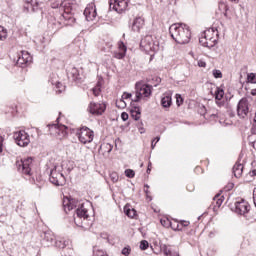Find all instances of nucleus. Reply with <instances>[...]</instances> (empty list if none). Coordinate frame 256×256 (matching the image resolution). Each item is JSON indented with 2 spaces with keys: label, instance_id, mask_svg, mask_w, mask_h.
<instances>
[{
  "label": "nucleus",
  "instance_id": "4be33fe9",
  "mask_svg": "<svg viewBox=\"0 0 256 256\" xmlns=\"http://www.w3.org/2000/svg\"><path fill=\"white\" fill-rule=\"evenodd\" d=\"M69 245V240L57 239L55 238L54 244L52 246L57 247L58 249H65Z\"/></svg>",
  "mask_w": 256,
  "mask_h": 256
},
{
  "label": "nucleus",
  "instance_id": "338daca9",
  "mask_svg": "<svg viewBox=\"0 0 256 256\" xmlns=\"http://www.w3.org/2000/svg\"><path fill=\"white\" fill-rule=\"evenodd\" d=\"M254 201V205H255V207H256V199L255 200H253Z\"/></svg>",
  "mask_w": 256,
  "mask_h": 256
},
{
  "label": "nucleus",
  "instance_id": "20e7f679",
  "mask_svg": "<svg viewBox=\"0 0 256 256\" xmlns=\"http://www.w3.org/2000/svg\"><path fill=\"white\" fill-rule=\"evenodd\" d=\"M59 119V117L56 119L57 124H49L48 128L50 135L58 137V139H63V137H67V126L60 124Z\"/></svg>",
  "mask_w": 256,
  "mask_h": 256
},
{
  "label": "nucleus",
  "instance_id": "f704fd0d",
  "mask_svg": "<svg viewBox=\"0 0 256 256\" xmlns=\"http://www.w3.org/2000/svg\"><path fill=\"white\" fill-rule=\"evenodd\" d=\"M149 248V242L147 241V240H142L141 242H140V249L142 250V251H145V250H147Z\"/></svg>",
  "mask_w": 256,
  "mask_h": 256
},
{
  "label": "nucleus",
  "instance_id": "e2e57ef3",
  "mask_svg": "<svg viewBox=\"0 0 256 256\" xmlns=\"http://www.w3.org/2000/svg\"><path fill=\"white\" fill-rule=\"evenodd\" d=\"M230 189H233V183L229 184L228 191H229Z\"/></svg>",
  "mask_w": 256,
  "mask_h": 256
},
{
  "label": "nucleus",
  "instance_id": "4d7b16f0",
  "mask_svg": "<svg viewBox=\"0 0 256 256\" xmlns=\"http://www.w3.org/2000/svg\"><path fill=\"white\" fill-rule=\"evenodd\" d=\"M146 173H151V162L148 163V168L146 170Z\"/></svg>",
  "mask_w": 256,
  "mask_h": 256
},
{
  "label": "nucleus",
  "instance_id": "9d476101",
  "mask_svg": "<svg viewBox=\"0 0 256 256\" xmlns=\"http://www.w3.org/2000/svg\"><path fill=\"white\" fill-rule=\"evenodd\" d=\"M77 135L80 143H83L84 145H86V143H91L94 137L93 131L86 126L82 127Z\"/></svg>",
  "mask_w": 256,
  "mask_h": 256
},
{
  "label": "nucleus",
  "instance_id": "9b49d317",
  "mask_svg": "<svg viewBox=\"0 0 256 256\" xmlns=\"http://www.w3.org/2000/svg\"><path fill=\"white\" fill-rule=\"evenodd\" d=\"M237 115L240 119H245L249 115V100L242 98L237 105Z\"/></svg>",
  "mask_w": 256,
  "mask_h": 256
},
{
  "label": "nucleus",
  "instance_id": "69168bd1",
  "mask_svg": "<svg viewBox=\"0 0 256 256\" xmlns=\"http://www.w3.org/2000/svg\"><path fill=\"white\" fill-rule=\"evenodd\" d=\"M145 188L149 189V186L147 184L144 185Z\"/></svg>",
  "mask_w": 256,
  "mask_h": 256
},
{
  "label": "nucleus",
  "instance_id": "bf43d9fd",
  "mask_svg": "<svg viewBox=\"0 0 256 256\" xmlns=\"http://www.w3.org/2000/svg\"><path fill=\"white\" fill-rule=\"evenodd\" d=\"M119 103L121 107H125L127 105L124 100H120Z\"/></svg>",
  "mask_w": 256,
  "mask_h": 256
},
{
  "label": "nucleus",
  "instance_id": "37998d69",
  "mask_svg": "<svg viewBox=\"0 0 256 256\" xmlns=\"http://www.w3.org/2000/svg\"><path fill=\"white\" fill-rule=\"evenodd\" d=\"M33 7V3L31 2V3H26L25 5H24V12L25 13H31V8Z\"/></svg>",
  "mask_w": 256,
  "mask_h": 256
},
{
  "label": "nucleus",
  "instance_id": "0eeeda50",
  "mask_svg": "<svg viewBox=\"0 0 256 256\" xmlns=\"http://www.w3.org/2000/svg\"><path fill=\"white\" fill-rule=\"evenodd\" d=\"M59 7L64 10V13L61 16V20L66 22L65 25H73V23H75V17H73L71 10L69 8H65V4L63 5V3H61V4L53 3L52 4V9H59Z\"/></svg>",
  "mask_w": 256,
  "mask_h": 256
},
{
  "label": "nucleus",
  "instance_id": "5fc2aeb1",
  "mask_svg": "<svg viewBox=\"0 0 256 256\" xmlns=\"http://www.w3.org/2000/svg\"><path fill=\"white\" fill-rule=\"evenodd\" d=\"M3 151V137L0 136V153Z\"/></svg>",
  "mask_w": 256,
  "mask_h": 256
},
{
  "label": "nucleus",
  "instance_id": "680f3d73",
  "mask_svg": "<svg viewBox=\"0 0 256 256\" xmlns=\"http://www.w3.org/2000/svg\"><path fill=\"white\" fill-rule=\"evenodd\" d=\"M144 193H146V197L149 198V189H145V190H144Z\"/></svg>",
  "mask_w": 256,
  "mask_h": 256
},
{
  "label": "nucleus",
  "instance_id": "412c9836",
  "mask_svg": "<svg viewBox=\"0 0 256 256\" xmlns=\"http://www.w3.org/2000/svg\"><path fill=\"white\" fill-rule=\"evenodd\" d=\"M161 105L165 109L171 107L173 105V100L169 94H164V96L161 99Z\"/></svg>",
  "mask_w": 256,
  "mask_h": 256
},
{
  "label": "nucleus",
  "instance_id": "13d9d810",
  "mask_svg": "<svg viewBox=\"0 0 256 256\" xmlns=\"http://www.w3.org/2000/svg\"><path fill=\"white\" fill-rule=\"evenodd\" d=\"M36 185H37V187H38L39 189H41V186H42V185H45V181L41 180V181H40V184H37V183H36Z\"/></svg>",
  "mask_w": 256,
  "mask_h": 256
},
{
  "label": "nucleus",
  "instance_id": "6e6552de",
  "mask_svg": "<svg viewBox=\"0 0 256 256\" xmlns=\"http://www.w3.org/2000/svg\"><path fill=\"white\" fill-rule=\"evenodd\" d=\"M49 181L52 183V185H55L56 187H63L65 185L66 180L63 173L58 172L57 168H54L50 172Z\"/></svg>",
  "mask_w": 256,
  "mask_h": 256
},
{
  "label": "nucleus",
  "instance_id": "2eb2a0df",
  "mask_svg": "<svg viewBox=\"0 0 256 256\" xmlns=\"http://www.w3.org/2000/svg\"><path fill=\"white\" fill-rule=\"evenodd\" d=\"M41 244L44 247H53L54 241H55V234L48 230L41 234Z\"/></svg>",
  "mask_w": 256,
  "mask_h": 256
},
{
  "label": "nucleus",
  "instance_id": "49530a36",
  "mask_svg": "<svg viewBox=\"0 0 256 256\" xmlns=\"http://www.w3.org/2000/svg\"><path fill=\"white\" fill-rule=\"evenodd\" d=\"M161 140V137L157 136L156 138H154L152 140V143H151V148L152 149H155V146L157 145V143H159V141Z\"/></svg>",
  "mask_w": 256,
  "mask_h": 256
},
{
  "label": "nucleus",
  "instance_id": "864d4df0",
  "mask_svg": "<svg viewBox=\"0 0 256 256\" xmlns=\"http://www.w3.org/2000/svg\"><path fill=\"white\" fill-rule=\"evenodd\" d=\"M169 220H160V223H161V225H163L164 227H167V225H169V222H168Z\"/></svg>",
  "mask_w": 256,
  "mask_h": 256
},
{
  "label": "nucleus",
  "instance_id": "4c0bfd02",
  "mask_svg": "<svg viewBox=\"0 0 256 256\" xmlns=\"http://www.w3.org/2000/svg\"><path fill=\"white\" fill-rule=\"evenodd\" d=\"M219 197H221L220 194H217V195L214 197V201H216L217 207H221V205H223V198H219Z\"/></svg>",
  "mask_w": 256,
  "mask_h": 256
},
{
  "label": "nucleus",
  "instance_id": "423d86ee",
  "mask_svg": "<svg viewBox=\"0 0 256 256\" xmlns=\"http://www.w3.org/2000/svg\"><path fill=\"white\" fill-rule=\"evenodd\" d=\"M31 165H33V158L31 157L16 161V168L23 175H31Z\"/></svg>",
  "mask_w": 256,
  "mask_h": 256
},
{
  "label": "nucleus",
  "instance_id": "c9c22d12",
  "mask_svg": "<svg viewBox=\"0 0 256 256\" xmlns=\"http://www.w3.org/2000/svg\"><path fill=\"white\" fill-rule=\"evenodd\" d=\"M110 179L112 183H117L119 181V174H117V172H112L110 174Z\"/></svg>",
  "mask_w": 256,
  "mask_h": 256
},
{
  "label": "nucleus",
  "instance_id": "e433bc0d",
  "mask_svg": "<svg viewBox=\"0 0 256 256\" xmlns=\"http://www.w3.org/2000/svg\"><path fill=\"white\" fill-rule=\"evenodd\" d=\"M7 39V32L5 31V28L0 26V41H3Z\"/></svg>",
  "mask_w": 256,
  "mask_h": 256
},
{
  "label": "nucleus",
  "instance_id": "58836bf2",
  "mask_svg": "<svg viewBox=\"0 0 256 256\" xmlns=\"http://www.w3.org/2000/svg\"><path fill=\"white\" fill-rule=\"evenodd\" d=\"M122 255L129 256L131 255V246H126L122 249Z\"/></svg>",
  "mask_w": 256,
  "mask_h": 256
},
{
  "label": "nucleus",
  "instance_id": "a878e982",
  "mask_svg": "<svg viewBox=\"0 0 256 256\" xmlns=\"http://www.w3.org/2000/svg\"><path fill=\"white\" fill-rule=\"evenodd\" d=\"M161 249H162L164 255H166V256H179V253L171 251V249H169V247H167L166 244H163L161 246Z\"/></svg>",
  "mask_w": 256,
  "mask_h": 256
},
{
  "label": "nucleus",
  "instance_id": "1a4fd4ad",
  "mask_svg": "<svg viewBox=\"0 0 256 256\" xmlns=\"http://www.w3.org/2000/svg\"><path fill=\"white\" fill-rule=\"evenodd\" d=\"M15 143L18 144L19 147H27L31 143V139L25 130H20L15 132L13 135Z\"/></svg>",
  "mask_w": 256,
  "mask_h": 256
},
{
  "label": "nucleus",
  "instance_id": "f03ea898",
  "mask_svg": "<svg viewBox=\"0 0 256 256\" xmlns=\"http://www.w3.org/2000/svg\"><path fill=\"white\" fill-rule=\"evenodd\" d=\"M169 33L179 45H187L191 41V29L187 24L176 23L169 27Z\"/></svg>",
  "mask_w": 256,
  "mask_h": 256
},
{
  "label": "nucleus",
  "instance_id": "09e8293b",
  "mask_svg": "<svg viewBox=\"0 0 256 256\" xmlns=\"http://www.w3.org/2000/svg\"><path fill=\"white\" fill-rule=\"evenodd\" d=\"M92 91H93L95 97H99V93H101V88L96 87V88H93Z\"/></svg>",
  "mask_w": 256,
  "mask_h": 256
},
{
  "label": "nucleus",
  "instance_id": "f8f14e48",
  "mask_svg": "<svg viewBox=\"0 0 256 256\" xmlns=\"http://www.w3.org/2000/svg\"><path fill=\"white\" fill-rule=\"evenodd\" d=\"M218 32L215 30V28H210L206 31H204V37L206 41L208 42V49H212L214 45H217V36Z\"/></svg>",
  "mask_w": 256,
  "mask_h": 256
},
{
  "label": "nucleus",
  "instance_id": "393cba45",
  "mask_svg": "<svg viewBox=\"0 0 256 256\" xmlns=\"http://www.w3.org/2000/svg\"><path fill=\"white\" fill-rule=\"evenodd\" d=\"M130 113L134 121H139V119H141V108L135 106Z\"/></svg>",
  "mask_w": 256,
  "mask_h": 256
},
{
  "label": "nucleus",
  "instance_id": "6ab92c4d",
  "mask_svg": "<svg viewBox=\"0 0 256 256\" xmlns=\"http://www.w3.org/2000/svg\"><path fill=\"white\" fill-rule=\"evenodd\" d=\"M84 15H85L87 21H89V19H93V17H95L97 15V10L95 9L94 3L89 4L85 8Z\"/></svg>",
  "mask_w": 256,
  "mask_h": 256
},
{
  "label": "nucleus",
  "instance_id": "a18cd8bd",
  "mask_svg": "<svg viewBox=\"0 0 256 256\" xmlns=\"http://www.w3.org/2000/svg\"><path fill=\"white\" fill-rule=\"evenodd\" d=\"M179 225H180V227H181V231H183V227H189V225H191V222L185 221V220H181V221L179 222Z\"/></svg>",
  "mask_w": 256,
  "mask_h": 256
},
{
  "label": "nucleus",
  "instance_id": "aec40b11",
  "mask_svg": "<svg viewBox=\"0 0 256 256\" xmlns=\"http://www.w3.org/2000/svg\"><path fill=\"white\" fill-rule=\"evenodd\" d=\"M68 79H71L72 81H81V74L79 73V70L75 67H72L68 70Z\"/></svg>",
  "mask_w": 256,
  "mask_h": 256
},
{
  "label": "nucleus",
  "instance_id": "de8ad7c7",
  "mask_svg": "<svg viewBox=\"0 0 256 256\" xmlns=\"http://www.w3.org/2000/svg\"><path fill=\"white\" fill-rule=\"evenodd\" d=\"M39 9V2H32L31 13H35Z\"/></svg>",
  "mask_w": 256,
  "mask_h": 256
},
{
  "label": "nucleus",
  "instance_id": "473e14b6",
  "mask_svg": "<svg viewBox=\"0 0 256 256\" xmlns=\"http://www.w3.org/2000/svg\"><path fill=\"white\" fill-rule=\"evenodd\" d=\"M248 83H256V74L255 73H249L247 75Z\"/></svg>",
  "mask_w": 256,
  "mask_h": 256
},
{
  "label": "nucleus",
  "instance_id": "a19ab883",
  "mask_svg": "<svg viewBox=\"0 0 256 256\" xmlns=\"http://www.w3.org/2000/svg\"><path fill=\"white\" fill-rule=\"evenodd\" d=\"M199 43L202 45V47L209 48V43L207 42V38H205V36L199 39Z\"/></svg>",
  "mask_w": 256,
  "mask_h": 256
},
{
  "label": "nucleus",
  "instance_id": "2f4dec72",
  "mask_svg": "<svg viewBox=\"0 0 256 256\" xmlns=\"http://www.w3.org/2000/svg\"><path fill=\"white\" fill-rule=\"evenodd\" d=\"M16 63L18 65V67H25V65H29V62H27L26 60L21 58V55L18 56V59H17Z\"/></svg>",
  "mask_w": 256,
  "mask_h": 256
},
{
  "label": "nucleus",
  "instance_id": "7ed1b4c3",
  "mask_svg": "<svg viewBox=\"0 0 256 256\" xmlns=\"http://www.w3.org/2000/svg\"><path fill=\"white\" fill-rule=\"evenodd\" d=\"M140 47L147 52L159 51V41H157V38H153V36L151 35H146L144 38L141 39Z\"/></svg>",
  "mask_w": 256,
  "mask_h": 256
},
{
  "label": "nucleus",
  "instance_id": "3c124183",
  "mask_svg": "<svg viewBox=\"0 0 256 256\" xmlns=\"http://www.w3.org/2000/svg\"><path fill=\"white\" fill-rule=\"evenodd\" d=\"M132 97V94L131 93H127L125 92L123 95H122V99H131Z\"/></svg>",
  "mask_w": 256,
  "mask_h": 256
},
{
  "label": "nucleus",
  "instance_id": "774afa93",
  "mask_svg": "<svg viewBox=\"0 0 256 256\" xmlns=\"http://www.w3.org/2000/svg\"><path fill=\"white\" fill-rule=\"evenodd\" d=\"M36 256H41V253L38 252Z\"/></svg>",
  "mask_w": 256,
  "mask_h": 256
},
{
  "label": "nucleus",
  "instance_id": "c756f323",
  "mask_svg": "<svg viewBox=\"0 0 256 256\" xmlns=\"http://www.w3.org/2000/svg\"><path fill=\"white\" fill-rule=\"evenodd\" d=\"M93 256H109L105 250L98 249L97 247L93 250Z\"/></svg>",
  "mask_w": 256,
  "mask_h": 256
},
{
  "label": "nucleus",
  "instance_id": "a211bd4d",
  "mask_svg": "<svg viewBox=\"0 0 256 256\" xmlns=\"http://www.w3.org/2000/svg\"><path fill=\"white\" fill-rule=\"evenodd\" d=\"M144 26H145V19H143L140 16L136 17L132 23V31H134V33H139V31H141V29H143Z\"/></svg>",
  "mask_w": 256,
  "mask_h": 256
},
{
  "label": "nucleus",
  "instance_id": "72a5a7b5",
  "mask_svg": "<svg viewBox=\"0 0 256 256\" xmlns=\"http://www.w3.org/2000/svg\"><path fill=\"white\" fill-rule=\"evenodd\" d=\"M125 175L128 177V179H133V177H135V171L132 169H126Z\"/></svg>",
  "mask_w": 256,
  "mask_h": 256
},
{
  "label": "nucleus",
  "instance_id": "dca6fc26",
  "mask_svg": "<svg viewBox=\"0 0 256 256\" xmlns=\"http://www.w3.org/2000/svg\"><path fill=\"white\" fill-rule=\"evenodd\" d=\"M250 209L251 206L245 200L235 203V213H237L238 215L244 216Z\"/></svg>",
  "mask_w": 256,
  "mask_h": 256
},
{
  "label": "nucleus",
  "instance_id": "ea45409f",
  "mask_svg": "<svg viewBox=\"0 0 256 256\" xmlns=\"http://www.w3.org/2000/svg\"><path fill=\"white\" fill-rule=\"evenodd\" d=\"M213 77L215 79H221L223 78V73H221V70H213Z\"/></svg>",
  "mask_w": 256,
  "mask_h": 256
},
{
  "label": "nucleus",
  "instance_id": "4468645a",
  "mask_svg": "<svg viewBox=\"0 0 256 256\" xmlns=\"http://www.w3.org/2000/svg\"><path fill=\"white\" fill-rule=\"evenodd\" d=\"M106 109H107V106H105V104L90 102V104L88 105L87 111L88 113H91V115L99 116V115H103Z\"/></svg>",
  "mask_w": 256,
  "mask_h": 256
},
{
  "label": "nucleus",
  "instance_id": "8fccbe9b",
  "mask_svg": "<svg viewBox=\"0 0 256 256\" xmlns=\"http://www.w3.org/2000/svg\"><path fill=\"white\" fill-rule=\"evenodd\" d=\"M121 119L122 121H127V119H129V114H127V112H122Z\"/></svg>",
  "mask_w": 256,
  "mask_h": 256
},
{
  "label": "nucleus",
  "instance_id": "f257e3e1",
  "mask_svg": "<svg viewBox=\"0 0 256 256\" xmlns=\"http://www.w3.org/2000/svg\"><path fill=\"white\" fill-rule=\"evenodd\" d=\"M76 213L74 215V222L78 227H83V229H89L93 225V220H91V216L87 213V209L83 206V204H79V201L75 198H67L63 201V207L65 213H69V211H73L75 207Z\"/></svg>",
  "mask_w": 256,
  "mask_h": 256
},
{
  "label": "nucleus",
  "instance_id": "603ef678",
  "mask_svg": "<svg viewBox=\"0 0 256 256\" xmlns=\"http://www.w3.org/2000/svg\"><path fill=\"white\" fill-rule=\"evenodd\" d=\"M198 67H207V63H205L203 60H200L198 61Z\"/></svg>",
  "mask_w": 256,
  "mask_h": 256
},
{
  "label": "nucleus",
  "instance_id": "ddd939ff",
  "mask_svg": "<svg viewBox=\"0 0 256 256\" xmlns=\"http://www.w3.org/2000/svg\"><path fill=\"white\" fill-rule=\"evenodd\" d=\"M129 0H110V9L116 11V13H123L127 10Z\"/></svg>",
  "mask_w": 256,
  "mask_h": 256
},
{
  "label": "nucleus",
  "instance_id": "f3484780",
  "mask_svg": "<svg viewBox=\"0 0 256 256\" xmlns=\"http://www.w3.org/2000/svg\"><path fill=\"white\" fill-rule=\"evenodd\" d=\"M118 49L119 51H115L113 53V57L115 59H124L125 55L127 54V46H125V43L123 42H118Z\"/></svg>",
  "mask_w": 256,
  "mask_h": 256
},
{
  "label": "nucleus",
  "instance_id": "0e129e2a",
  "mask_svg": "<svg viewBox=\"0 0 256 256\" xmlns=\"http://www.w3.org/2000/svg\"><path fill=\"white\" fill-rule=\"evenodd\" d=\"M232 3H237L239 0H230Z\"/></svg>",
  "mask_w": 256,
  "mask_h": 256
},
{
  "label": "nucleus",
  "instance_id": "c03bdc74",
  "mask_svg": "<svg viewBox=\"0 0 256 256\" xmlns=\"http://www.w3.org/2000/svg\"><path fill=\"white\" fill-rule=\"evenodd\" d=\"M56 93H63V89H65V86H63V84H61V82H58L56 84Z\"/></svg>",
  "mask_w": 256,
  "mask_h": 256
},
{
  "label": "nucleus",
  "instance_id": "5701e85b",
  "mask_svg": "<svg viewBox=\"0 0 256 256\" xmlns=\"http://www.w3.org/2000/svg\"><path fill=\"white\" fill-rule=\"evenodd\" d=\"M225 96V91H223V89L221 88H217L215 91V99H216V103L218 105V107H221V99H223V97Z\"/></svg>",
  "mask_w": 256,
  "mask_h": 256
},
{
  "label": "nucleus",
  "instance_id": "6e6d98bb",
  "mask_svg": "<svg viewBox=\"0 0 256 256\" xmlns=\"http://www.w3.org/2000/svg\"><path fill=\"white\" fill-rule=\"evenodd\" d=\"M250 177H256V170H252L249 172Z\"/></svg>",
  "mask_w": 256,
  "mask_h": 256
},
{
  "label": "nucleus",
  "instance_id": "b1692460",
  "mask_svg": "<svg viewBox=\"0 0 256 256\" xmlns=\"http://www.w3.org/2000/svg\"><path fill=\"white\" fill-rule=\"evenodd\" d=\"M233 173L235 177H241V175H243V164L236 163L233 167Z\"/></svg>",
  "mask_w": 256,
  "mask_h": 256
},
{
  "label": "nucleus",
  "instance_id": "c85d7f7f",
  "mask_svg": "<svg viewBox=\"0 0 256 256\" xmlns=\"http://www.w3.org/2000/svg\"><path fill=\"white\" fill-rule=\"evenodd\" d=\"M20 57L23 58L27 63H31V61H33V57H31V54H29L27 51H22Z\"/></svg>",
  "mask_w": 256,
  "mask_h": 256
},
{
  "label": "nucleus",
  "instance_id": "79ce46f5",
  "mask_svg": "<svg viewBox=\"0 0 256 256\" xmlns=\"http://www.w3.org/2000/svg\"><path fill=\"white\" fill-rule=\"evenodd\" d=\"M176 104L178 105V107H181V105H183V97L181 96V94H176Z\"/></svg>",
  "mask_w": 256,
  "mask_h": 256
},
{
  "label": "nucleus",
  "instance_id": "7c9ffc66",
  "mask_svg": "<svg viewBox=\"0 0 256 256\" xmlns=\"http://www.w3.org/2000/svg\"><path fill=\"white\" fill-rule=\"evenodd\" d=\"M168 225H170L171 229H173V231H181V225H179V222L175 221L173 223L168 221Z\"/></svg>",
  "mask_w": 256,
  "mask_h": 256
},
{
  "label": "nucleus",
  "instance_id": "39448f33",
  "mask_svg": "<svg viewBox=\"0 0 256 256\" xmlns=\"http://www.w3.org/2000/svg\"><path fill=\"white\" fill-rule=\"evenodd\" d=\"M153 86L149 84H136V96L132 100L134 103H139L141 97H151Z\"/></svg>",
  "mask_w": 256,
  "mask_h": 256
},
{
  "label": "nucleus",
  "instance_id": "052dcab7",
  "mask_svg": "<svg viewBox=\"0 0 256 256\" xmlns=\"http://www.w3.org/2000/svg\"><path fill=\"white\" fill-rule=\"evenodd\" d=\"M256 199V188L253 190V201Z\"/></svg>",
  "mask_w": 256,
  "mask_h": 256
},
{
  "label": "nucleus",
  "instance_id": "cd10ccee",
  "mask_svg": "<svg viewBox=\"0 0 256 256\" xmlns=\"http://www.w3.org/2000/svg\"><path fill=\"white\" fill-rule=\"evenodd\" d=\"M124 213H125V215H127V217H130L131 219H133V217H135V215L137 214V211L133 208L130 209L127 206H125Z\"/></svg>",
  "mask_w": 256,
  "mask_h": 256
},
{
  "label": "nucleus",
  "instance_id": "bb28decb",
  "mask_svg": "<svg viewBox=\"0 0 256 256\" xmlns=\"http://www.w3.org/2000/svg\"><path fill=\"white\" fill-rule=\"evenodd\" d=\"M244 217L246 219V221H248L249 223H255L256 221V213L255 212H251V211H247L246 214H244Z\"/></svg>",
  "mask_w": 256,
  "mask_h": 256
}]
</instances>
